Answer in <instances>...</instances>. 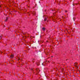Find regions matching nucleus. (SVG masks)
Instances as JSON below:
<instances>
[{
    "label": "nucleus",
    "instance_id": "obj_2",
    "mask_svg": "<svg viewBox=\"0 0 80 80\" xmlns=\"http://www.w3.org/2000/svg\"><path fill=\"white\" fill-rule=\"evenodd\" d=\"M13 56H14L13 55H11L10 56V58H13Z\"/></svg>",
    "mask_w": 80,
    "mask_h": 80
},
{
    "label": "nucleus",
    "instance_id": "obj_7",
    "mask_svg": "<svg viewBox=\"0 0 80 80\" xmlns=\"http://www.w3.org/2000/svg\"><path fill=\"white\" fill-rule=\"evenodd\" d=\"M75 65H77L78 63H77V62H75Z\"/></svg>",
    "mask_w": 80,
    "mask_h": 80
},
{
    "label": "nucleus",
    "instance_id": "obj_6",
    "mask_svg": "<svg viewBox=\"0 0 80 80\" xmlns=\"http://www.w3.org/2000/svg\"><path fill=\"white\" fill-rule=\"evenodd\" d=\"M22 34H23V35H25V34H26V33H24V32H22Z\"/></svg>",
    "mask_w": 80,
    "mask_h": 80
},
{
    "label": "nucleus",
    "instance_id": "obj_9",
    "mask_svg": "<svg viewBox=\"0 0 80 80\" xmlns=\"http://www.w3.org/2000/svg\"><path fill=\"white\" fill-rule=\"evenodd\" d=\"M28 14H30V12H29L28 13Z\"/></svg>",
    "mask_w": 80,
    "mask_h": 80
},
{
    "label": "nucleus",
    "instance_id": "obj_1",
    "mask_svg": "<svg viewBox=\"0 0 80 80\" xmlns=\"http://www.w3.org/2000/svg\"><path fill=\"white\" fill-rule=\"evenodd\" d=\"M32 13L33 15H36V12H35V11H33L32 12Z\"/></svg>",
    "mask_w": 80,
    "mask_h": 80
},
{
    "label": "nucleus",
    "instance_id": "obj_3",
    "mask_svg": "<svg viewBox=\"0 0 80 80\" xmlns=\"http://www.w3.org/2000/svg\"><path fill=\"white\" fill-rule=\"evenodd\" d=\"M8 20V17H7L6 19L5 20V22H7V20Z\"/></svg>",
    "mask_w": 80,
    "mask_h": 80
},
{
    "label": "nucleus",
    "instance_id": "obj_8",
    "mask_svg": "<svg viewBox=\"0 0 80 80\" xmlns=\"http://www.w3.org/2000/svg\"><path fill=\"white\" fill-rule=\"evenodd\" d=\"M65 12L66 13V12H67V11H65Z\"/></svg>",
    "mask_w": 80,
    "mask_h": 80
},
{
    "label": "nucleus",
    "instance_id": "obj_5",
    "mask_svg": "<svg viewBox=\"0 0 80 80\" xmlns=\"http://www.w3.org/2000/svg\"><path fill=\"white\" fill-rule=\"evenodd\" d=\"M47 18H45V19H44V21H45H45H47Z\"/></svg>",
    "mask_w": 80,
    "mask_h": 80
},
{
    "label": "nucleus",
    "instance_id": "obj_4",
    "mask_svg": "<svg viewBox=\"0 0 80 80\" xmlns=\"http://www.w3.org/2000/svg\"><path fill=\"white\" fill-rule=\"evenodd\" d=\"M42 30L43 31H45V30H46L45 28L44 27L42 28Z\"/></svg>",
    "mask_w": 80,
    "mask_h": 80
}]
</instances>
